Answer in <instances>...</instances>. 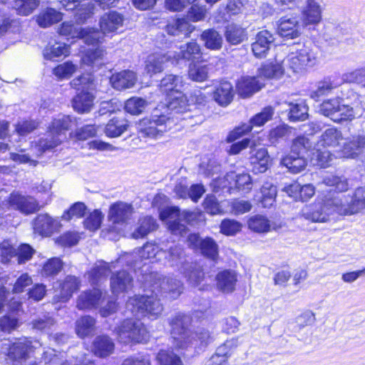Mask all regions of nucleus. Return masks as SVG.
Wrapping results in <instances>:
<instances>
[{"label": "nucleus", "mask_w": 365, "mask_h": 365, "mask_svg": "<svg viewBox=\"0 0 365 365\" xmlns=\"http://www.w3.org/2000/svg\"><path fill=\"white\" fill-rule=\"evenodd\" d=\"M173 124V120L165 115L153 114L138 123V133L140 138L156 139L167 132Z\"/></svg>", "instance_id": "8"}, {"label": "nucleus", "mask_w": 365, "mask_h": 365, "mask_svg": "<svg viewBox=\"0 0 365 365\" xmlns=\"http://www.w3.org/2000/svg\"><path fill=\"white\" fill-rule=\"evenodd\" d=\"M86 211V206L83 202L74 203L67 211L64 212L62 218L66 220H70L73 217H83Z\"/></svg>", "instance_id": "64"}, {"label": "nucleus", "mask_w": 365, "mask_h": 365, "mask_svg": "<svg viewBox=\"0 0 365 365\" xmlns=\"http://www.w3.org/2000/svg\"><path fill=\"white\" fill-rule=\"evenodd\" d=\"M312 146V142L304 136H299L296 138L292 143L291 147V153L304 155L309 151Z\"/></svg>", "instance_id": "59"}, {"label": "nucleus", "mask_w": 365, "mask_h": 365, "mask_svg": "<svg viewBox=\"0 0 365 365\" xmlns=\"http://www.w3.org/2000/svg\"><path fill=\"white\" fill-rule=\"evenodd\" d=\"M341 100L339 98H336L324 101L320 105L319 112L335 122L336 118L339 116L338 110L339 109Z\"/></svg>", "instance_id": "45"}, {"label": "nucleus", "mask_w": 365, "mask_h": 365, "mask_svg": "<svg viewBox=\"0 0 365 365\" xmlns=\"http://www.w3.org/2000/svg\"><path fill=\"white\" fill-rule=\"evenodd\" d=\"M56 285L60 289L59 300L67 302L79 289L81 281L75 276L68 275L63 280L58 282Z\"/></svg>", "instance_id": "28"}, {"label": "nucleus", "mask_w": 365, "mask_h": 365, "mask_svg": "<svg viewBox=\"0 0 365 365\" xmlns=\"http://www.w3.org/2000/svg\"><path fill=\"white\" fill-rule=\"evenodd\" d=\"M194 27L184 19H178L166 26V31L171 36L187 37Z\"/></svg>", "instance_id": "38"}, {"label": "nucleus", "mask_w": 365, "mask_h": 365, "mask_svg": "<svg viewBox=\"0 0 365 365\" xmlns=\"http://www.w3.org/2000/svg\"><path fill=\"white\" fill-rule=\"evenodd\" d=\"M164 254L163 250H160L158 247L152 243H147L139 251V256L143 259L158 260L159 256Z\"/></svg>", "instance_id": "61"}, {"label": "nucleus", "mask_w": 365, "mask_h": 365, "mask_svg": "<svg viewBox=\"0 0 365 365\" xmlns=\"http://www.w3.org/2000/svg\"><path fill=\"white\" fill-rule=\"evenodd\" d=\"M323 183L334 187L338 192H346L349 188L348 179L344 175H329L324 178Z\"/></svg>", "instance_id": "52"}, {"label": "nucleus", "mask_w": 365, "mask_h": 365, "mask_svg": "<svg viewBox=\"0 0 365 365\" xmlns=\"http://www.w3.org/2000/svg\"><path fill=\"white\" fill-rule=\"evenodd\" d=\"M262 204L264 207L272 206L277 196V188L273 185L266 182L261 188Z\"/></svg>", "instance_id": "57"}, {"label": "nucleus", "mask_w": 365, "mask_h": 365, "mask_svg": "<svg viewBox=\"0 0 365 365\" xmlns=\"http://www.w3.org/2000/svg\"><path fill=\"white\" fill-rule=\"evenodd\" d=\"M240 337L227 340L223 344L218 346L215 354L210 358L212 363L219 365H227V359L233 351L240 345Z\"/></svg>", "instance_id": "26"}, {"label": "nucleus", "mask_w": 365, "mask_h": 365, "mask_svg": "<svg viewBox=\"0 0 365 365\" xmlns=\"http://www.w3.org/2000/svg\"><path fill=\"white\" fill-rule=\"evenodd\" d=\"M210 70V66L209 65L190 63L188 69V77L193 81L203 82L208 78Z\"/></svg>", "instance_id": "51"}, {"label": "nucleus", "mask_w": 365, "mask_h": 365, "mask_svg": "<svg viewBox=\"0 0 365 365\" xmlns=\"http://www.w3.org/2000/svg\"><path fill=\"white\" fill-rule=\"evenodd\" d=\"M73 125L75 122L69 115H58L49 125L46 138L39 140V149L45 152L58 146L66 138V131Z\"/></svg>", "instance_id": "4"}, {"label": "nucleus", "mask_w": 365, "mask_h": 365, "mask_svg": "<svg viewBox=\"0 0 365 365\" xmlns=\"http://www.w3.org/2000/svg\"><path fill=\"white\" fill-rule=\"evenodd\" d=\"M42 362L45 365H67L64 360V354L60 352L57 354L56 350L53 349L43 351L41 363Z\"/></svg>", "instance_id": "56"}, {"label": "nucleus", "mask_w": 365, "mask_h": 365, "mask_svg": "<svg viewBox=\"0 0 365 365\" xmlns=\"http://www.w3.org/2000/svg\"><path fill=\"white\" fill-rule=\"evenodd\" d=\"M206 48L211 50H218L222 47V38L221 35L214 29H207L201 35Z\"/></svg>", "instance_id": "50"}, {"label": "nucleus", "mask_w": 365, "mask_h": 365, "mask_svg": "<svg viewBox=\"0 0 365 365\" xmlns=\"http://www.w3.org/2000/svg\"><path fill=\"white\" fill-rule=\"evenodd\" d=\"M234 97L232 85L228 81H222L213 92L214 100L222 106L229 105Z\"/></svg>", "instance_id": "35"}, {"label": "nucleus", "mask_w": 365, "mask_h": 365, "mask_svg": "<svg viewBox=\"0 0 365 365\" xmlns=\"http://www.w3.org/2000/svg\"><path fill=\"white\" fill-rule=\"evenodd\" d=\"M102 297V292L93 288L82 292L78 297L76 307L78 309H89L96 307Z\"/></svg>", "instance_id": "32"}, {"label": "nucleus", "mask_w": 365, "mask_h": 365, "mask_svg": "<svg viewBox=\"0 0 365 365\" xmlns=\"http://www.w3.org/2000/svg\"><path fill=\"white\" fill-rule=\"evenodd\" d=\"M283 73V69L279 63H268L263 65L259 69V77L267 78H279Z\"/></svg>", "instance_id": "60"}, {"label": "nucleus", "mask_w": 365, "mask_h": 365, "mask_svg": "<svg viewBox=\"0 0 365 365\" xmlns=\"http://www.w3.org/2000/svg\"><path fill=\"white\" fill-rule=\"evenodd\" d=\"M289 119L290 121L296 122L304 120L308 117V107L303 101L289 103Z\"/></svg>", "instance_id": "48"}, {"label": "nucleus", "mask_w": 365, "mask_h": 365, "mask_svg": "<svg viewBox=\"0 0 365 365\" xmlns=\"http://www.w3.org/2000/svg\"><path fill=\"white\" fill-rule=\"evenodd\" d=\"M61 36H70L72 38H78L83 40L88 45L95 46L98 43L102 37L98 29L93 28H81L75 26L72 23L65 21L58 29Z\"/></svg>", "instance_id": "14"}, {"label": "nucleus", "mask_w": 365, "mask_h": 365, "mask_svg": "<svg viewBox=\"0 0 365 365\" xmlns=\"http://www.w3.org/2000/svg\"><path fill=\"white\" fill-rule=\"evenodd\" d=\"M114 348L113 340L108 336L101 335L95 338L92 350L96 356L106 358L113 354Z\"/></svg>", "instance_id": "34"}, {"label": "nucleus", "mask_w": 365, "mask_h": 365, "mask_svg": "<svg viewBox=\"0 0 365 365\" xmlns=\"http://www.w3.org/2000/svg\"><path fill=\"white\" fill-rule=\"evenodd\" d=\"M137 81L136 74L129 70L123 71L112 75L110 81L116 90H123L132 88Z\"/></svg>", "instance_id": "31"}, {"label": "nucleus", "mask_w": 365, "mask_h": 365, "mask_svg": "<svg viewBox=\"0 0 365 365\" xmlns=\"http://www.w3.org/2000/svg\"><path fill=\"white\" fill-rule=\"evenodd\" d=\"M302 24H300L297 17H282L279 21L277 31L283 38L293 39L299 37L302 32Z\"/></svg>", "instance_id": "18"}, {"label": "nucleus", "mask_w": 365, "mask_h": 365, "mask_svg": "<svg viewBox=\"0 0 365 365\" xmlns=\"http://www.w3.org/2000/svg\"><path fill=\"white\" fill-rule=\"evenodd\" d=\"M157 359L160 365H182L180 358L170 350H160Z\"/></svg>", "instance_id": "62"}, {"label": "nucleus", "mask_w": 365, "mask_h": 365, "mask_svg": "<svg viewBox=\"0 0 365 365\" xmlns=\"http://www.w3.org/2000/svg\"><path fill=\"white\" fill-rule=\"evenodd\" d=\"M40 346L38 341L32 342L27 339H19L14 342L4 339L0 344V352L7 355L10 359L19 362L26 359L34 349Z\"/></svg>", "instance_id": "11"}, {"label": "nucleus", "mask_w": 365, "mask_h": 365, "mask_svg": "<svg viewBox=\"0 0 365 365\" xmlns=\"http://www.w3.org/2000/svg\"><path fill=\"white\" fill-rule=\"evenodd\" d=\"M335 197L339 200L337 205L339 215H352L365 211V187L356 188L351 195Z\"/></svg>", "instance_id": "13"}, {"label": "nucleus", "mask_w": 365, "mask_h": 365, "mask_svg": "<svg viewBox=\"0 0 365 365\" xmlns=\"http://www.w3.org/2000/svg\"><path fill=\"white\" fill-rule=\"evenodd\" d=\"M180 272L185 276L187 281L192 286L200 284L205 276L202 266L197 263H188L187 266H185V269Z\"/></svg>", "instance_id": "41"}, {"label": "nucleus", "mask_w": 365, "mask_h": 365, "mask_svg": "<svg viewBox=\"0 0 365 365\" xmlns=\"http://www.w3.org/2000/svg\"><path fill=\"white\" fill-rule=\"evenodd\" d=\"M162 255L165 256L166 263L169 267L175 269L182 272L185 269V266L188 264L187 256L182 246L175 245L169 248Z\"/></svg>", "instance_id": "19"}, {"label": "nucleus", "mask_w": 365, "mask_h": 365, "mask_svg": "<svg viewBox=\"0 0 365 365\" xmlns=\"http://www.w3.org/2000/svg\"><path fill=\"white\" fill-rule=\"evenodd\" d=\"M338 202L336 197H326L322 202L317 201L305 205L302 209V215L312 222H326L334 214L339 215Z\"/></svg>", "instance_id": "6"}, {"label": "nucleus", "mask_w": 365, "mask_h": 365, "mask_svg": "<svg viewBox=\"0 0 365 365\" xmlns=\"http://www.w3.org/2000/svg\"><path fill=\"white\" fill-rule=\"evenodd\" d=\"M69 53V47L66 43L56 42L53 45L48 44L43 51L46 59L55 61L56 58L66 56Z\"/></svg>", "instance_id": "42"}, {"label": "nucleus", "mask_w": 365, "mask_h": 365, "mask_svg": "<svg viewBox=\"0 0 365 365\" xmlns=\"http://www.w3.org/2000/svg\"><path fill=\"white\" fill-rule=\"evenodd\" d=\"M123 16L116 11L105 14L101 18L99 23L101 31H98L101 34L102 37L98 43L103 38V34L115 32L121 28L123 25Z\"/></svg>", "instance_id": "22"}, {"label": "nucleus", "mask_w": 365, "mask_h": 365, "mask_svg": "<svg viewBox=\"0 0 365 365\" xmlns=\"http://www.w3.org/2000/svg\"><path fill=\"white\" fill-rule=\"evenodd\" d=\"M295 52L289 53L285 63L294 71L298 72L305 67H312L317 62L318 48L312 43L298 45Z\"/></svg>", "instance_id": "9"}, {"label": "nucleus", "mask_w": 365, "mask_h": 365, "mask_svg": "<svg viewBox=\"0 0 365 365\" xmlns=\"http://www.w3.org/2000/svg\"><path fill=\"white\" fill-rule=\"evenodd\" d=\"M249 159L253 173H263L268 169L270 158L266 148H257L255 143H252Z\"/></svg>", "instance_id": "17"}, {"label": "nucleus", "mask_w": 365, "mask_h": 365, "mask_svg": "<svg viewBox=\"0 0 365 365\" xmlns=\"http://www.w3.org/2000/svg\"><path fill=\"white\" fill-rule=\"evenodd\" d=\"M147 106L148 102L145 99L139 97H133L126 101L125 110L132 115H139L144 111Z\"/></svg>", "instance_id": "54"}, {"label": "nucleus", "mask_w": 365, "mask_h": 365, "mask_svg": "<svg viewBox=\"0 0 365 365\" xmlns=\"http://www.w3.org/2000/svg\"><path fill=\"white\" fill-rule=\"evenodd\" d=\"M138 224V227L132 234L133 237L135 239L144 237L150 232L155 230L158 226L155 219L150 216L140 218Z\"/></svg>", "instance_id": "44"}, {"label": "nucleus", "mask_w": 365, "mask_h": 365, "mask_svg": "<svg viewBox=\"0 0 365 365\" xmlns=\"http://www.w3.org/2000/svg\"><path fill=\"white\" fill-rule=\"evenodd\" d=\"M132 283L133 277L125 270L117 272L110 277V288L115 294L127 292L132 287Z\"/></svg>", "instance_id": "27"}, {"label": "nucleus", "mask_w": 365, "mask_h": 365, "mask_svg": "<svg viewBox=\"0 0 365 365\" xmlns=\"http://www.w3.org/2000/svg\"><path fill=\"white\" fill-rule=\"evenodd\" d=\"M281 164L287 168L291 173H299L305 168L307 161L304 155H299V154L290 152L282 159Z\"/></svg>", "instance_id": "37"}, {"label": "nucleus", "mask_w": 365, "mask_h": 365, "mask_svg": "<svg viewBox=\"0 0 365 365\" xmlns=\"http://www.w3.org/2000/svg\"><path fill=\"white\" fill-rule=\"evenodd\" d=\"M133 212L131 205L119 201L110 205L108 218L113 224L123 225L130 220Z\"/></svg>", "instance_id": "21"}, {"label": "nucleus", "mask_w": 365, "mask_h": 365, "mask_svg": "<svg viewBox=\"0 0 365 365\" xmlns=\"http://www.w3.org/2000/svg\"><path fill=\"white\" fill-rule=\"evenodd\" d=\"M58 221L47 214L38 215L34 220L33 226L36 233L41 236H48L56 229Z\"/></svg>", "instance_id": "29"}, {"label": "nucleus", "mask_w": 365, "mask_h": 365, "mask_svg": "<svg viewBox=\"0 0 365 365\" xmlns=\"http://www.w3.org/2000/svg\"><path fill=\"white\" fill-rule=\"evenodd\" d=\"M274 40L269 31L267 30L259 31L256 36L255 41L252 44L254 55L257 58L265 57Z\"/></svg>", "instance_id": "25"}, {"label": "nucleus", "mask_w": 365, "mask_h": 365, "mask_svg": "<svg viewBox=\"0 0 365 365\" xmlns=\"http://www.w3.org/2000/svg\"><path fill=\"white\" fill-rule=\"evenodd\" d=\"M183 86L182 77L177 75H167L160 81L161 91L166 93L171 100L168 108L176 113L186 110L187 104L181 91Z\"/></svg>", "instance_id": "5"}, {"label": "nucleus", "mask_w": 365, "mask_h": 365, "mask_svg": "<svg viewBox=\"0 0 365 365\" xmlns=\"http://www.w3.org/2000/svg\"><path fill=\"white\" fill-rule=\"evenodd\" d=\"M342 133L341 130L336 128H329L324 130L322 134L317 146L327 148H335L339 145V142L342 140Z\"/></svg>", "instance_id": "36"}, {"label": "nucleus", "mask_w": 365, "mask_h": 365, "mask_svg": "<svg viewBox=\"0 0 365 365\" xmlns=\"http://www.w3.org/2000/svg\"><path fill=\"white\" fill-rule=\"evenodd\" d=\"M56 322L49 314H43L32 321V327L34 329L45 333H48Z\"/></svg>", "instance_id": "58"}, {"label": "nucleus", "mask_w": 365, "mask_h": 365, "mask_svg": "<svg viewBox=\"0 0 365 365\" xmlns=\"http://www.w3.org/2000/svg\"><path fill=\"white\" fill-rule=\"evenodd\" d=\"M118 340L123 344L143 343L149 338L146 327L139 320L127 319L115 328Z\"/></svg>", "instance_id": "7"}, {"label": "nucleus", "mask_w": 365, "mask_h": 365, "mask_svg": "<svg viewBox=\"0 0 365 365\" xmlns=\"http://www.w3.org/2000/svg\"><path fill=\"white\" fill-rule=\"evenodd\" d=\"M70 84L72 88L80 91L72 101L73 109L81 113L89 112L93 104V91L96 87L92 76L82 75L73 79Z\"/></svg>", "instance_id": "3"}, {"label": "nucleus", "mask_w": 365, "mask_h": 365, "mask_svg": "<svg viewBox=\"0 0 365 365\" xmlns=\"http://www.w3.org/2000/svg\"><path fill=\"white\" fill-rule=\"evenodd\" d=\"M200 250L202 255L212 260H215L218 255V246L211 237L202 240Z\"/></svg>", "instance_id": "55"}, {"label": "nucleus", "mask_w": 365, "mask_h": 365, "mask_svg": "<svg viewBox=\"0 0 365 365\" xmlns=\"http://www.w3.org/2000/svg\"><path fill=\"white\" fill-rule=\"evenodd\" d=\"M160 217L162 220H167L170 230L175 235H183L186 234V226L180 222V220H184L187 223H191L196 217V213L188 210H184L180 212V210L177 207H168L163 210Z\"/></svg>", "instance_id": "12"}, {"label": "nucleus", "mask_w": 365, "mask_h": 365, "mask_svg": "<svg viewBox=\"0 0 365 365\" xmlns=\"http://www.w3.org/2000/svg\"><path fill=\"white\" fill-rule=\"evenodd\" d=\"M110 267L105 262H99L88 272V278L90 283L93 285H98L102 281L105 280L110 272Z\"/></svg>", "instance_id": "39"}, {"label": "nucleus", "mask_w": 365, "mask_h": 365, "mask_svg": "<svg viewBox=\"0 0 365 365\" xmlns=\"http://www.w3.org/2000/svg\"><path fill=\"white\" fill-rule=\"evenodd\" d=\"M62 19V14L53 9H47L41 12L37 16V23L39 26L46 28Z\"/></svg>", "instance_id": "43"}, {"label": "nucleus", "mask_w": 365, "mask_h": 365, "mask_svg": "<svg viewBox=\"0 0 365 365\" xmlns=\"http://www.w3.org/2000/svg\"><path fill=\"white\" fill-rule=\"evenodd\" d=\"M263 86L264 83L261 82L258 78L243 76L238 80L236 88L239 96L245 98L258 92Z\"/></svg>", "instance_id": "24"}, {"label": "nucleus", "mask_w": 365, "mask_h": 365, "mask_svg": "<svg viewBox=\"0 0 365 365\" xmlns=\"http://www.w3.org/2000/svg\"><path fill=\"white\" fill-rule=\"evenodd\" d=\"M149 278L152 294L136 295L129 298L126 309L137 317L156 319L163 310L158 296L176 299L182 292V284L175 278L165 277L158 273H151Z\"/></svg>", "instance_id": "1"}, {"label": "nucleus", "mask_w": 365, "mask_h": 365, "mask_svg": "<svg viewBox=\"0 0 365 365\" xmlns=\"http://www.w3.org/2000/svg\"><path fill=\"white\" fill-rule=\"evenodd\" d=\"M225 36L227 41L233 45L239 44L247 38L245 29L235 24L226 26Z\"/></svg>", "instance_id": "49"}, {"label": "nucleus", "mask_w": 365, "mask_h": 365, "mask_svg": "<svg viewBox=\"0 0 365 365\" xmlns=\"http://www.w3.org/2000/svg\"><path fill=\"white\" fill-rule=\"evenodd\" d=\"M274 110L272 106L264 108L262 111L254 115L250 120L249 124L243 125L230 133L227 137L228 142H232L242 135L251 131L254 126L260 127L270 120L274 115Z\"/></svg>", "instance_id": "15"}, {"label": "nucleus", "mask_w": 365, "mask_h": 365, "mask_svg": "<svg viewBox=\"0 0 365 365\" xmlns=\"http://www.w3.org/2000/svg\"><path fill=\"white\" fill-rule=\"evenodd\" d=\"M172 56L173 53L169 51L167 53H155L148 56L145 62V70L150 74L161 72L166 62L172 63Z\"/></svg>", "instance_id": "30"}, {"label": "nucleus", "mask_w": 365, "mask_h": 365, "mask_svg": "<svg viewBox=\"0 0 365 365\" xmlns=\"http://www.w3.org/2000/svg\"><path fill=\"white\" fill-rule=\"evenodd\" d=\"M190 316L183 313H177L169 319V324L171 327V336L173 343L177 349H187L192 341L190 339V330L188 326L190 324Z\"/></svg>", "instance_id": "10"}, {"label": "nucleus", "mask_w": 365, "mask_h": 365, "mask_svg": "<svg viewBox=\"0 0 365 365\" xmlns=\"http://www.w3.org/2000/svg\"><path fill=\"white\" fill-rule=\"evenodd\" d=\"M190 334L189 339H191L192 343H190L188 347L192 346L199 348L205 346L212 341L210 331L205 328L199 327L195 331H190Z\"/></svg>", "instance_id": "47"}, {"label": "nucleus", "mask_w": 365, "mask_h": 365, "mask_svg": "<svg viewBox=\"0 0 365 365\" xmlns=\"http://www.w3.org/2000/svg\"><path fill=\"white\" fill-rule=\"evenodd\" d=\"M249 228L257 233L267 232L270 230V222L263 215H255L247 222Z\"/></svg>", "instance_id": "53"}, {"label": "nucleus", "mask_w": 365, "mask_h": 365, "mask_svg": "<svg viewBox=\"0 0 365 365\" xmlns=\"http://www.w3.org/2000/svg\"><path fill=\"white\" fill-rule=\"evenodd\" d=\"M96 321L90 316H83L76 322V332L81 338H85L94 331Z\"/></svg>", "instance_id": "46"}, {"label": "nucleus", "mask_w": 365, "mask_h": 365, "mask_svg": "<svg viewBox=\"0 0 365 365\" xmlns=\"http://www.w3.org/2000/svg\"><path fill=\"white\" fill-rule=\"evenodd\" d=\"M9 205L22 213L29 215L39 210L36 200L29 195H23L18 192H13L8 198Z\"/></svg>", "instance_id": "16"}, {"label": "nucleus", "mask_w": 365, "mask_h": 365, "mask_svg": "<svg viewBox=\"0 0 365 365\" xmlns=\"http://www.w3.org/2000/svg\"><path fill=\"white\" fill-rule=\"evenodd\" d=\"M173 53L172 63H178L181 60L194 61L201 57L200 47L196 42H190L182 45L179 52Z\"/></svg>", "instance_id": "23"}, {"label": "nucleus", "mask_w": 365, "mask_h": 365, "mask_svg": "<svg viewBox=\"0 0 365 365\" xmlns=\"http://www.w3.org/2000/svg\"><path fill=\"white\" fill-rule=\"evenodd\" d=\"M77 69V66L72 62L67 61L56 66L53 73L58 78H68Z\"/></svg>", "instance_id": "63"}, {"label": "nucleus", "mask_w": 365, "mask_h": 365, "mask_svg": "<svg viewBox=\"0 0 365 365\" xmlns=\"http://www.w3.org/2000/svg\"><path fill=\"white\" fill-rule=\"evenodd\" d=\"M127 120L123 118L110 119L105 128V133L109 138H117L121 135L128 128Z\"/></svg>", "instance_id": "40"}, {"label": "nucleus", "mask_w": 365, "mask_h": 365, "mask_svg": "<svg viewBox=\"0 0 365 365\" xmlns=\"http://www.w3.org/2000/svg\"><path fill=\"white\" fill-rule=\"evenodd\" d=\"M217 287L224 293H230L235 290L237 281V273L230 269L220 272L216 276Z\"/></svg>", "instance_id": "33"}, {"label": "nucleus", "mask_w": 365, "mask_h": 365, "mask_svg": "<svg viewBox=\"0 0 365 365\" xmlns=\"http://www.w3.org/2000/svg\"><path fill=\"white\" fill-rule=\"evenodd\" d=\"M323 9L317 1H307L302 11V24L304 27L314 29L322 20Z\"/></svg>", "instance_id": "20"}, {"label": "nucleus", "mask_w": 365, "mask_h": 365, "mask_svg": "<svg viewBox=\"0 0 365 365\" xmlns=\"http://www.w3.org/2000/svg\"><path fill=\"white\" fill-rule=\"evenodd\" d=\"M317 147L312 152V158H315L317 164L326 168L329 166L334 158H355L365 153V135H357L346 142L337 155L331 154L327 148L321 149Z\"/></svg>", "instance_id": "2"}]
</instances>
